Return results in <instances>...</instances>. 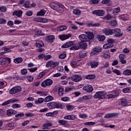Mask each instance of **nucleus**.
<instances>
[{
	"instance_id": "f257e3e1",
	"label": "nucleus",
	"mask_w": 131,
	"mask_h": 131,
	"mask_svg": "<svg viewBox=\"0 0 131 131\" xmlns=\"http://www.w3.org/2000/svg\"><path fill=\"white\" fill-rule=\"evenodd\" d=\"M102 32L105 35H113V34H115V37H120L121 36H122L123 34L121 33V30L119 29H116L114 30L105 28L102 30Z\"/></svg>"
},
{
	"instance_id": "f03ea898",
	"label": "nucleus",
	"mask_w": 131,
	"mask_h": 131,
	"mask_svg": "<svg viewBox=\"0 0 131 131\" xmlns=\"http://www.w3.org/2000/svg\"><path fill=\"white\" fill-rule=\"evenodd\" d=\"M50 6L51 8V9H53V10H56V11H63V8L64 6L62 5H59L58 3H56L55 2H52L50 3Z\"/></svg>"
},
{
	"instance_id": "7ed1b4c3",
	"label": "nucleus",
	"mask_w": 131,
	"mask_h": 131,
	"mask_svg": "<svg viewBox=\"0 0 131 131\" xmlns=\"http://www.w3.org/2000/svg\"><path fill=\"white\" fill-rule=\"evenodd\" d=\"M105 95L106 92H105V91H99L96 93L93 98H94V99H103Z\"/></svg>"
},
{
	"instance_id": "20e7f679",
	"label": "nucleus",
	"mask_w": 131,
	"mask_h": 131,
	"mask_svg": "<svg viewBox=\"0 0 131 131\" xmlns=\"http://www.w3.org/2000/svg\"><path fill=\"white\" fill-rule=\"evenodd\" d=\"M21 92V86H16L13 87L9 91V94L10 95H15V94H17V93H19Z\"/></svg>"
},
{
	"instance_id": "39448f33",
	"label": "nucleus",
	"mask_w": 131,
	"mask_h": 131,
	"mask_svg": "<svg viewBox=\"0 0 131 131\" xmlns=\"http://www.w3.org/2000/svg\"><path fill=\"white\" fill-rule=\"evenodd\" d=\"M59 65V62H54L53 61H49L46 63V67L47 68H55Z\"/></svg>"
},
{
	"instance_id": "423d86ee",
	"label": "nucleus",
	"mask_w": 131,
	"mask_h": 131,
	"mask_svg": "<svg viewBox=\"0 0 131 131\" xmlns=\"http://www.w3.org/2000/svg\"><path fill=\"white\" fill-rule=\"evenodd\" d=\"M52 84H53V80L51 79H47L42 82L41 86L46 88L49 86V85H52Z\"/></svg>"
},
{
	"instance_id": "0eeeda50",
	"label": "nucleus",
	"mask_w": 131,
	"mask_h": 131,
	"mask_svg": "<svg viewBox=\"0 0 131 131\" xmlns=\"http://www.w3.org/2000/svg\"><path fill=\"white\" fill-rule=\"evenodd\" d=\"M100 52H102V48L99 46L95 47L93 49L92 52L90 53V56H94L95 55H97L98 53H100Z\"/></svg>"
},
{
	"instance_id": "6e6552de",
	"label": "nucleus",
	"mask_w": 131,
	"mask_h": 131,
	"mask_svg": "<svg viewBox=\"0 0 131 131\" xmlns=\"http://www.w3.org/2000/svg\"><path fill=\"white\" fill-rule=\"evenodd\" d=\"M73 46H74V42L73 41H70L69 42H67L66 43L63 44L61 46L62 49H67L68 48H72Z\"/></svg>"
},
{
	"instance_id": "1a4fd4ad",
	"label": "nucleus",
	"mask_w": 131,
	"mask_h": 131,
	"mask_svg": "<svg viewBox=\"0 0 131 131\" xmlns=\"http://www.w3.org/2000/svg\"><path fill=\"white\" fill-rule=\"evenodd\" d=\"M18 101H19V100L17 99L12 98V99H10L7 101L4 102L2 104V105L6 106V105H9V104H11V103H15V102H18Z\"/></svg>"
},
{
	"instance_id": "9d476101",
	"label": "nucleus",
	"mask_w": 131,
	"mask_h": 131,
	"mask_svg": "<svg viewBox=\"0 0 131 131\" xmlns=\"http://www.w3.org/2000/svg\"><path fill=\"white\" fill-rule=\"evenodd\" d=\"M92 14L97 15V16H104L105 15V12L101 10H94L92 12Z\"/></svg>"
},
{
	"instance_id": "9b49d317",
	"label": "nucleus",
	"mask_w": 131,
	"mask_h": 131,
	"mask_svg": "<svg viewBox=\"0 0 131 131\" xmlns=\"http://www.w3.org/2000/svg\"><path fill=\"white\" fill-rule=\"evenodd\" d=\"M71 79L75 82H78V81H80L81 80V77L78 75H74L71 77Z\"/></svg>"
},
{
	"instance_id": "f8f14e48",
	"label": "nucleus",
	"mask_w": 131,
	"mask_h": 131,
	"mask_svg": "<svg viewBox=\"0 0 131 131\" xmlns=\"http://www.w3.org/2000/svg\"><path fill=\"white\" fill-rule=\"evenodd\" d=\"M86 34L87 36V40L88 41H90L91 39H93L94 37V34L91 32H84Z\"/></svg>"
},
{
	"instance_id": "ddd939ff",
	"label": "nucleus",
	"mask_w": 131,
	"mask_h": 131,
	"mask_svg": "<svg viewBox=\"0 0 131 131\" xmlns=\"http://www.w3.org/2000/svg\"><path fill=\"white\" fill-rule=\"evenodd\" d=\"M22 14H23L22 10H15L13 12L12 15L13 16H16L18 18H20L22 16Z\"/></svg>"
},
{
	"instance_id": "4468645a",
	"label": "nucleus",
	"mask_w": 131,
	"mask_h": 131,
	"mask_svg": "<svg viewBox=\"0 0 131 131\" xmlns=\"http://www.w3.org/2000/svg\"><path fill=\"white\" fill-rule=\"evenodd\" d=\"M83 90L87 92V93H92L93 91H94V89L93 88V86L92 85H88L84 86L83 88Z\"/></svg>"
},
{
	"instance_id": "2eb2a0df",
	"label": "nucleus",
	"mask_w": 131,
	"mask_h": 131,
	"mask_svg": "<svg viewBox=\"0 0 131 131\" xmlns=\"http://www.w3.org/2000/svg\"><path fill=\"white\" fill-rule=\"evenodd\" d=\"M117 116H118V113H113L107 114L105 115L104 117L105 118H112V117H117Z\"/></svg>"
},
{
	"instance_id": "dca6fc26",
	"label": "nucleus",
	"mask_w": 131,
	"mask_h": 131,
	"mask_svg": "<svg viewBox=\"0 0 131 131\" xmlns=\"http://www.w3.org/2000/svg\"><path fill=\"white\" fill-rule=\"evenodd\" d=\"M13 114L14 115L17 114V111L12 110V109L8 110L7 111V116H12V115H13Z\"/></svg>"
},
{
	"instance_id": "f3484780",
	"label": "nucleus",
	"mask_w": 131,
	"mask_h": 131,
	"mask_svg": "<svg viewBox=\"0 0 131 131\" xmlns=\"http://www.w3.org/2000/svg\"><path fill=\"white\" fill-rule=\"evenodd\" d=\"M70 36H71L70 35H66V34H62L58 36L59 38L61 39V40H65L66 39H68V38H69Z\"/></svg>"
},
{
	"instance_id": "a211bd4d",
	"label": "nucleus",
	"mask_w": 131,
	"mask_h": 131,
	"mask_svg": "<svg viewBox=\"0 0 131 131\" xmlns=\"http://www.w3.org/2000/svg\"><path fill=\"white\" fill-rule=\"evenodd\" d=\"M46 39L48 42H53L54 41V39H55V36L53 35L48 36L46 37Z\"/></svg>"
},
{
	"instance_id": "6ab92c4d",
	"label": "nucleus",
	"mask_w": 131,
	"mask_h": 131,
	"mask_svg": "<svg viewBox=\"0 0 131 131\" xmlns=\"http://www.w3.org/2000/svg\"><path fill=\"white\" fill-rule=\"evenodd\" d=\"M56 102H51L47 104V106L49 109H55L56 107Z\"/></svg>"
},
{
	"instance_id": "aec40b11",
	"label": "nucleus",
	"mask_w": 131,
	"mask_h": 131,
	"mask_svg": "<svg viewBox=\"0 0 131 131\" xmlns=\"http://www.w3.org/2000/svg\"><path fill=\"white\" fill-rule=\"evenodd\" d=\"M88 36L85 34H81L79 36V38L80 39L81 41H88Z\"/></svg>"
},
{
	"instance_id": "412c9836",
	"label": "nucleus",
	"mask_w": 131,
	"mask_h": 131,
	"mask_svg": "<svg viewBox=\"0 0 131 131\" xmlns=\"http://www.w3.org/2000/svg\"><path fill=\"white\" fill-rule=\"evenodd\" d=\"M45 44L43 42L40 40H38L36 41V47L37 48H42V47H44Z\"/></svg>"
},
{
	"instance_id": "4be33fe9",
	"label": "nucleus",
	"mask_w": 131,
	"mask_h": 131,
	"mask_svg": "<svg viewBox=\"0 0 131 131\" xmlns=\"http://www.w3.org/2000/svg\"><path fill=\"white\" fill-rule=\"evenodd\" d=\"M96 37L99 41H104L106 38V36L103 35H98Z\"/></svg>"
},
{
	"instance_id": "5701e85b",
	"label": "nucleus",
	"mask_w": 131,
	"mask_h": 131,
	"mask_svg": "<svg viewBox=\"0 0 131 131\" xmlns=\"http://www.w3.org/2000/svg\"><path fill=\"white\" fill-rule=\"evenodd\" d=\"M43 101H45L43 98H39L38 99V100H35L34 101V103L36 105H39L40 104H41V103H43Z\"/></svg>"
},
{
	"instance_id": "b1692460",
	"label": "nucleus",
	"mask_w": 131,
	"mask_h": 131,
	"mask_svg": "<svg viewBox=\"0 0 131 131\" xmlns=\"http://www.w3.org/2000/svg\"><path fill=\"white\" fill-rule=\"evenodd\" d=\"M52 125H53V124H52V123H46L42 125V129H48V128H49V127L50 126H52Z\"/></svg>"
},
{
	"instance_id": "393cba45",
	"label": "nucleus",
	"mask_w": 131,
	"mask_h": 131,
	"mask_svg": "<svg viewBox=\"0 0 131 131\" xmlns=\"http://www.w3.org/2000/svg\"><path fill=\"white\" fill-rule=\"evenodd\" d=\"M98 65H99V63L96 61H91L90 62V66L91 68H96V67H98Z\"/></svg>"
},
{
	"instance_id": "a878e982",
	"label": "nucleus",
	"mask_w": 131,
	"mask_h": 131,
	"mask_svg": "<svg viewBox=\"0 0 131 131\" xmlns=\"http://www.w3.org/2000/svg\"><path fill=\"white\" fill-rule=\"evenodd\" d=\"M54 100V97L51 95H49L44 99V102H50Z\"/></svg>"
},
{
	"instance_id": "bb28decb",
	"label": "nucleus",
	"mask_w": 131,
	"mask_h": 131,
	"mask_svg": "<svg viewBox=\"0 0 131 131\" xmlns=\"http://www.w3.org/2000/svg\"><path fill=\"white\" fill-rule=\"evenodd\" d=\"M123 75H125L126 76H128L131 75V70L130 69H126L124 70L123 72Z\"/></svg>"
},
{
	"instance_id": "cd10ccee",
	"label": "nucleus",
	"mask_w": 131,
	"mask_h": 131,
	"mask_svg": "<svg viewBox=\"0 0 131 131\" xmlns=\"http://www.w3.org/2000/svg\"><path fill=\"white\" fill-rule=\"evenodd\" d=\"M107 43L111 46L112 47V48H113V47H114V42L115 41V40H114V39H112V38H110V39H108L107 40Z\"/></svg>"
},
{
	"instance_id": "c85d7f7f",
	"label": "nucleus",
	"mask_w": 131,
	"mask_h": 131,
	"mask_svg": "<svg viewBox=\"0 0 131 131\" xmlns=\"http://www.w3.org/2000/svg\"><path fill=\"white\" fill-rule=\"evenodd\" d=\"M121 105L122 106H126L127 105V100L125 98H122L121 99Z\"/></svg>"
},
{
	"instance_id": "c756f323",
	"label": "nucleus",
	"mask_w": 131,
	"mask_h": 131,
	"mask_svg": "<svg viewBox=\"0 0 131 131\" xmlns=\"http://www.w3.org/2000/svg\"><path fill=\"white\" fill-rule=\"evenodd\" d=\"M45 15H46V11L45 10V9L41 10L36 14L37 16H45Z\"/></svg>"
},
{
	"instance_id": "7c9ffc66",
	"label": "nucleus",
	"mask_w": 131,
	"mask_h": 131,
	"mask_svg": "<svg viewBox=\"0 0 131 131\" xmlns=\"http://www.w3.org/2000/svg\"><path fill=\"white\" fill-rule=\"evenodd\" d=\"M55 108L57 109H64V106L59 102H56Z\"/></svg>"
},
{
	"instance_id": "2f4dec72",
	"label": "nucleus",
	"mask_w": 131,
	"mask_h": 131,
	"mask_svg": "<svg viewBox=\"0 0 131 131\" xmlns=\"http://www.w3.org/2000/svg\"><path fill=\"white\" fill-rule=\"evenodd\" d=\"M67 110L68 111H72V110H73L75 108V106L74 105L68 104L66 106Z\"/></svg>"
},
{
	"instance_id": "473e14b6",
	"label": "nucleus",
	"mask_w": 131,
	"mask_h": 131,
	"mask_svg": "<svg viewBox=\"0 0 131 131\" xmlns=\"http://www.w3.org/2000/svg\"><path fill=\"white\" fill-rule=\"evenodd\" d=\"M23 61V58L21 57H18L14 59V63L16 64H19V63H21Z\"/></svg>"
},
{
	"instance_id": "72a5a7b5",
	"label": "nucleus",
	"mask_w": 131,
	"mask_h": 131,
	"mask_svg": "<svg viewBox=\"0 0 131 131\" xmlns=\"http://www.w3.org/2000/svg\"><path fill=\"white\" fill-rule=\"evenodd\" d=\"M66 29H67V27L66 26H61L57 28L58 31H63L64 30H66Z\"/></svg>"
},
{
	"instance_id": "f704fd0d",
	"label": "nucleus",
	"mask_w": 131,
	"mask_h": 131,
	"mask_svg": "<svg viewBox=\"0 0 131 131\" xmlns=\"http://www.w3.org/2000/svg\"><path fill=\"white\" fill-rule=\"evenodd\" d=\"M81 13V11H80V10H79V9H74L73 11V13L74 15H76L77 16H79V15H80Z\"/></svg>"
},
{
	"instance_id": "c9c22d12",
	"label": "nucleus",
	"mask_w": 131,
	"mask_h": 131,
	"mask_svg": "<svg viewBox=\"0 0 131 131\" xmlns=\"http://www.w3.org/2000/svg\"><path fill=\"white\" fill-rule=\"evenodd\" d=\"M58 95L59 96H62L64 95V88H59L58 89Z\"/></svg>"
},
{
	"instance_id": "e433bc0d",
	"label": "nucleus",
	"mask_w": 131,
	"mask_h": 131,
	"mask_svg": "<svg viewBox=\"0 0 131 131\" xmlns=\"http://www.w3.org/2000/svg\"><path fill=\"white\" fill-rule=\"evenodd\" d=\"M87 55L85 51H81L79 53V57L81 58H84V57H86Z\"/></svg>"
},
{
	"instance_id": "4c0bfd02",
	"label": "nucleus",
	"mask_w": 131,
	"mask_h": 131,
	"mask_svg": "<svg viewBox=\"0 0 131 131\" xmlns=\"http://www.w3.org/2000/svg\"><path fill=\"white\" fill-rule=\"evenodd\" d=\"M7 85H8V83H7V82L0 81V89H4V88H5V86H7Z\"/></svg>"
},
{
	"instance_id": "58836bf2",
	"label": "nucleus",
	"mask_w": 131,
	"mask_h": 131,
	"mask_svg": "<svg viewBox=\"0 0 131 131\" xmlns=\"http://www.w3.org/2000/svg\"><path fill=\"white\" fill-rule=\"evenodd\" d=\"M70 50H74L75 51H77V50H79V46H78V45H74H74L70 48Z\"/></svg>"
},
{
	"instance_id": "ea45409f",
	"label": "nucleus",
	"mask_w": 131,
	"mask_h": 131,
	"mask_svg": "<svg viewBox=\"0 0 131 131\" xmlns=\"http://www.w3.org/2000/svg\"><path fill=\"white\" fill-rule=\"evenodd\" d=\"M119 12H120V7H118L113 10V13L115 14V15H117Z\"/></svg>"
},
{
	"instance_id": "a19ab883",
	"label": "nucleus",
	"mask_w": 131,
	"mask_h": 131,
	"mask_svg": "<svg viewBox=\"0 0 131 131\" xmlns=\"http://www.w3.org/2000/svg\"><path fill=\"white\" fill-rule=\"evenodd\" d=\"M37 94H38V95H39V96H48V92L46 91H43V92L39 91L37 92Z\"/></svg>"
},
{
	"instance_id": "79ce46f5",
	"label": "nucleus",
	"mask_w": 131,
	"mask_h": 131,
	"mask_svg": "<svg viewBox=\"0 0 131 131\" xmlns=\"http://www.w3.org/2000/svg\"><path fill=\"white\" fill-rule=\"evenodd\" d=\"M80 46H81V48L84 50L86 49V47H88V45L85 43V41L82 42L80 43Z\"/></svg>"
},
{
	"instance_id": "37998d69",
	"label": "nucleus",
	"mask_w": 131,
	"mask_h": 131,
	"mask_svg": "<svg viewBox=\"0 0 131 131\" xmlns=\"http://www.w3.org/2000/svg\"><path fill=\"white\" fill-rule=\"evenodd\" d=\"M123 93L126 94V93H131V88H127L123 89L122 90Z\"/></svg>"
},
{
	"instance_id": "c03bdc74",
	"label": "nucleus",
	"mask_w": 131,
	"mask_h": 131,
	"mask_svg": "<svg viewBox=\"0 0 131 131\" xmlns=\"http://www.w3.org/2000/svg\"><path fill=\"white\" fill-rule=\"evenodd\" d=\"M82 98H83V101H86L88 100H91V99H92V96L91 95L83 96Z\"/></svg>"
},
{
	"instance_id": "a18cd8bd",
	"label": "nucleus",
	"mask_w": 131,
	"mask_h": 131,
	"mask_svg": "<svg viewBox=\"0 0 131 131\" xmlns=\"http://www.w3.org/2000/svg\"><path fill=\"white\" fill-rule=\"evenodd\" d=\"M85 78L86 79H95L96 76H95V75H88L86 76Z\"/></svg>"
},
{
	"instance_id": "49530a36",
	"label": "nucleus",
	"mask_w": 131,
	"mask_h": 131,
	"mask_svg": "<svg viewBox=\"0 0 131 131\" xmlns=\"http://www.w3.org/2000/svg\"><path fill=\"white\" fill-rule=\"evenodd\" d=\"M71 66H72V67L73 68H76V67H77V62L75 61H72L71 62Z\"/></svg>"
},
{
	"instance_id": "de8ad7c7",
	"label": "nucleus",
	"mask_w": 131,
	"mask_h": 131,
	"mask_svg": "<svg viewBox=\"0 0 131 131\" xmlns=\"http://www.w3.org/2000/svg\"><path fill=\"white\" fill-rule=\"evenodd\" d=\"M111 48H112V47H111L108 43L104 45L103 46V49L104 50H108V49H110Z\"/></svg>"
},
{
	"instance_id": "09e8293b",
	"label": "nucleus",
	"mask_w": 131,
	"mask_h": 131,
	"mask_svg": "<svg viewBox=\"0 0 131 131\" xmlns=\"http://www.w3.org/2000/svg\"><path fill=\"white\" fill-rule=\"evenodd\" d=\"M24 7L26 9H28V8H30V5L29 4V2L26 1L24 3Z\"/></svg>"
},
{
	"instance_id": "8fccbe9b",
	"label": "nucleus",
	"mask_w": 131,
	"mask_h": 131,
	"mask_svg": "<svg viewBox=\"0 0 131 131\" xmlns=\"http://www.w3.org/2000/svg\"><path fill=\"white\" fill-rule=\"evenodd\" d=\"M110 25L111 26L113 27L115 26L116 25H117V21H116V20H111Z\"/></svg>"
},
{
	"instance_id": "3c124183",
	"label": "nucleus",
	"mask_w": 131,
	"mask_h": 131,
	"mask_svg": "<svg viewBox=\"0 0 131 131\" xmlns=\"http://www.w3.org/2000/svg\"><path fill=\"white\" fill-rule=\"evenodd\" d=\"M58 122L59 124H61V125H64V124L67 123V121L63 120H58Z\"/></svg>"
},
{
	"instance_id": "603ef678",
	"label": "nucleus",
	"mask_w": 131,
	"mask_h": 131,
	"mask_svg": "<svg viewBox=\"0 0 131 131\" xmlns=\"http://www.w3.org/2000/svg\"><path fill=\"white\" fill-rule=\"evenodd\" d=\"M61 100L62 102H68V101H70V98L68 97H64L61 98Z\"/></svg>"
},
{
	"instance_id": "864d4df0",
	"label": "nucleus",
	"mask_w": 131,
	"mask_h": 131,
	"mask_svg": "<svg viewBox=\"0 0 131 131\" xmlns=\"http://www.w3.org/2000/svg\"><path fill=\"white\" fill-rule=\"evenodd\" d=\"M11 107H12L13 109H17V108H21V105L19 104H13L12 105Z\"/></svg>"
},
{
	"instance_id": "5fc2aeb1",
	"label": "nucleus",
	"mask_w": 131,
	"mask_h": 131,
	"mask_svg": "<svg viewBox=\"0 0 131 131\" xmlns=\"http://www.w3.org/2000/svg\"><path fill=\"white\" fill-rule=\"evenodd\" d=\"M84 125H95L96 123L95 122H87L84 123Z\"/></svg>"
},
{
	"instance_id": "6e6d98bb",
	"label": "nucleus",
	"mask_w": 131,
	"mask_h": 131,
	"mask_svg": "<svg viewBox=\"0 0 131 131\" xmlns=\"http://www.w3.org/2000/svg\"><path fill=\"white\" fill-rule=\"evenodd\" d=\"M0 11L2 13H5L7 11V7L5 6H0Z\"/></svg>"
},
{
	"instance_id": "4d7b16f0",
	"label": "nucleus",
	"mask_w": 131,
	"mask_h": 131,
	"mask_svg": "<svg viewBox=\"0 0 131 131\" xmlns=\"http://www.w3.org/2000/svg\"><path fill=\"white\" fill-rule=\"evenodd\" d=\"M119 58L120 60H122L126 58V55H125L124 54H121L119 55Z\"/></svg>"
},
{
	"instance_id": "13d9d810",
	"label": "nucleus",
	"mask_w": 131,
	"mask_h": 131,
	"mask_svg": "<svg viewBox=\"0 0 131 131\" xmlns=\"http://www.w3.org/2000/svg\"><path fill=\"white\" fill-rule=\"evenodd\" d=\"M21 74L22 75H26L27 74V70L26 69H23L21 70Z\"/></svg>"
},
{
	"instance_id": "bf43d9fd",
	"label": "nucleus",
	"mask_w": 131,
	"mask_h": 131,
	"mask_svg": "<svg viewBox=\"0 0 131 131\" xmlns=\"http://www.w3.org/2000/svg\"><path fill=\"white\" fill-rule=\"evenodd\" d=\"M47 22H49V19L45 18H41V20L40 23H47Z\"/></svg>"
},
{
	"instance_id": "052dcab7",
	"label": "nucleus",
	"mask_w": 131,
	"mask_h": 131,
	"mask_svg": "<svg viewBox=\"0 0 131 131\" xmlns=\"http://www.w3.org/2000/svg\"><path fill=\"white\" fill-rule=\"evenodd\" d=\"M123 53L124 54H128L129 53V49L125 48L123 50H122Z\"/></svg>"
},
{
	"instance_id": "680f3d73",
	"label": "nucleus",
	"mask_w": 131,
	"mask_h": 131,
	"mask_svg": "<svg viewBox=\"0 0 131 131\" xmlns=\"http://www.w3.org/2000/svg\"><path fill=\"white\" fill-rule=\"evenodd\" d=\"M33 12L32 11H28L26 12V15L27 16H28L29 17H30V16H32Z\"/></svg>"
},
{
	"instance_id": "e2e57ef3",
	"label": "nucleus",
	"mask_w": 131,
	"mask_h": 131,
	"mask_svg": "<svg viewBox=\"0 0 131 131\" xmlns=\"http://www.w3.org/2000/svg\"><path fill=\"white\" fill-rule=\"evenodd\" d=\"M24 116V113H19L15 115L16 118H20V117H23Z\"/></svg>"
},
{
	"instance_id": "0e129e2a",
	"label": "nucleus",
	"mask_w": 131,
	"mask_h": 131,
	"mask_svg": "<svg viewBox=\"0 0 131 131\" xmlns=\"http://www.w3.org/2000/svg\"><path fill=\"white\" fill-rule=\"evenodd\" d=\"M59 59H65L66 58V54L62 53L59 56Z\"/></svg>"
},
{
	"instance_id": "69168bd1",
	"label": "nucleus",
	"mask_w": 131,
	"mask_h": 131,
	"mask_svg": "<svg viewBox=\"0 0 131 131\" xmlns=\"http://www.w3.org/2000/svg\"><path fill=\"white\" fill-rule=\"evenodd\" d=\"M36 35H37V36H39L40 35H43V34H42V33H41V31L40 30L39 31H37L35 33Z\"/></svg>"
},
{
	"instance_id": "338daca9",
	"label": "nucleus",
	"mask_w": 131,
	"mask_h": 131,
	"mask_svg": "<svg viewBox=\"0 0 131 131\" xmlns=\"http://www.w3.org/2000/svg\"><path fill=\"white\" fill-rule=\"evenodd\" d=\"M7 23V20L4 18H0V24H5Z\"/></svg>"
},
{
	"instance_id": "774afa93",
	"label": "nucleus",
	"mask_w": 131,
	"mask_h": 131,
	"mask_svg": "<svg viewBox=\"0 0 131 131\" xmlns=\"http://www.w3.org/2000/svg\"><path fill=\"white\" fill-rule=\"evenodd\" d=\"M112 18V15L110 14H107L104 17V19L106 20H110Z\"/></svg>"
}]
</instances>
